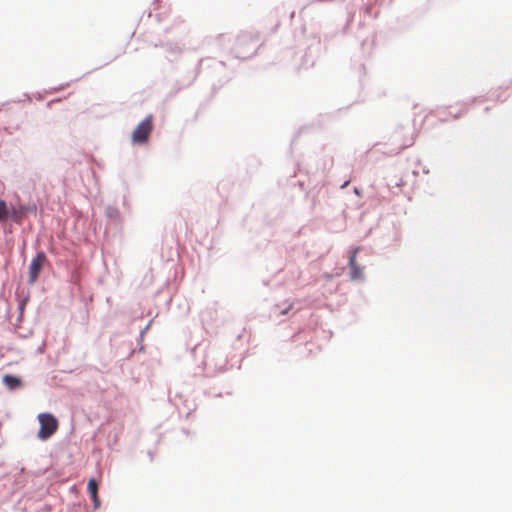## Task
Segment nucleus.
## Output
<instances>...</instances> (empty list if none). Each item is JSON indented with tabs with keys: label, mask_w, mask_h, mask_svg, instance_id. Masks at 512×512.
Masks as SVG:
<instances>
[{
	"label": "nucleus",
	"mask_w": 512,
	"mask_h": 512,
	"mask_svg": "<svg viewBox=\"0 0 512 512\" xmlns=\"http://www.w3.org/2000/svg\"><path fill=\"white\" fill-rule=\"evenodd\" d=\"M2 381L9 390H15L22 386L21 378L10 374L4 375Z\"/></svg>",
	"instance_id": "obj_5"
},
{
	"label": "nucleus",
	"mask_w": 512,
	"mask_h": 512,
	"mask_svg": "<svg viewBox=\"0 0 512 512\" xmlns=\"http://www.w3.org/2000/svg\"><path fill=\"white\" fill-rule=\"evenodd\" d=\"M10 216V210L4 200H0V222H5Z\"/></svg>",
	"instance_id": "obj_7"
},
{
	"label": "nucleus",
	"mask_w": 512,
	"mask_h": 512,
	"mask_svg": "<svg viewBox=\"0 0 512 512\" xmlns=\"http://www.w3.org/2000/svg\"><path fill=\"white\" fill-rule=\"evenodd\" d=\"M47 262V257L44 252H38L36 256L32 259L29 266V282L34 283L37 281L40 272L42 271L44 265Z\"/></svg>",
	"instance_id": "obj_3"
},
{
	"label": "nucleus",
	"mask_w": 512,
	"mask_h": 512,
	"mask_svg": "<svg viewBox=\"0 0 512 512\" xmlns=\"http://www.w3.org/2000/svg\"><path fill=\"white\" fill-rule=\"evenodd\" d=\"M358 252V249H355L349 259V266H350V276L352 280H359L363 278V267H360L356 263V254Z\"/></svg>",
	"instance_id": "obj_4"
},
{
	"label": "nucleus",
	"mask_w": 512,
	"mask_h": 512,
	"mask_svg": "<svg viewBox=\"0 0 512 512\" xmlns=\"http://www.w3.org/2000/svg\"><path fill=\"white\" fill-rule=\"evenodd\" d=\"M40 423V429L38 432V438L41 440H47L50 438L58 429L57 419L49 413H41L38 415Z\"/></svg>",
	"instance_id": "obj_2"
},
{
	"label": "nucleus",
	"mask_w": 512,
	"mask_h": 512,
	"mask_svg": "<svg viewBox=\"0 0 512 512\" xmlns=\"http://www.w3.org/2000/svg\"><path fill=\"white\" fill-rule=\"evenodd\" d=\"M23 215L24 212L22 208H20L19 210L13 209L11 211V217L15 222H21Z\"/></svg>",
	"instance_id": "obj_8"
},
{
	"label": "nucleus",
	"mask_w": 512,
	"mask_h": 512,
	"mask_svg": "<svg viewBox=\"0 0 512 512\" xmlns=\"http://www.w3.org/2000/svg\"><path fill=\"white\" fill-rule=\"evenodd\" d=\"M153 129V116L148 115L141 121L131 134V141L133 144H145Z\"/></svg>",
	"instance_id": "obj_1"
},
{
	"label": "nucleus",
	"mask_w": 512,
	"mask_h": 512,
	"mask_svg": "<svg viewBox=\"0 0 512 512\" xmlns=\"http://www.w3.org/2000/svg\"><path fill=\"white\" fill-rule=\"evenodd\" d=\"M88 492L91 495V498L93 500L94 506L96 508L99 507L100 501L98 498V484L95 479H90L87 486Z\"/></svg>",
	"instance_id": "obj_6"
}]
</instances>
